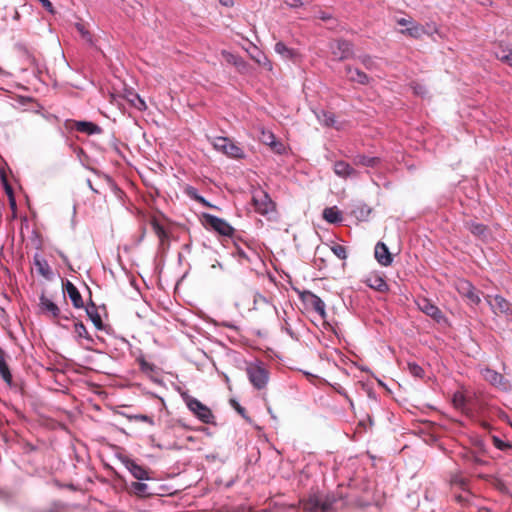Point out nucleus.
I'll use <instances>...</instances> for the list:
<instances>
[{"mask_svg": "<svg viewBox=\"0 0 512 512\" xmlns=\"http://www.w3.org/2000/svg\"><path fill=\"white\" fill-rule=\"evenodd\" d=\"M338 502H342V497H337L335 494L327 495L325 498L311 496L302 501V508L306 512H317L318 510L329 512L339 508ZM341 506H343V503Z\"/></svg>", "mask_w": 512, "mask_h": 512, "instance_id": "nucleus-1", "label": "nucleus"}, {"mask_svg": "<svg viewBox=\"0 0 512 512\" xmlns=\"http://www.w3.org/2000/svg\"><path fill=\"white\" fill-rule=\"evenodd\" d=\"M258 214L263 216L268 222H278L280 219L277 205L266 191H262V197L258 199Z\"/></svg>", "mask_w": 512, "mask_h": 512, "instance_id": "nucleus-2", "label": "nucleus"}, {"mask_svg": "<svg viewBox=\"0 0 512 512\" xmlns=\"http://www.w3.org/2000/svg\"><path fill=\"white\" fill-rule=\"evenodd\" d=\"M329 49L333 55V59L337 61L350 59L354 55L352 43L344 39L332 40L329 43Z\"/></svg>", "mask_w": 512, "mask_h": 512, "instance_id": "nucleus-3", "label": "nucleus"}, {"mask_svg": "<svg viewBox=\"0 0 512 512\" xmlns=\"http://www.w3.org/2000/svg\"><path fill=\"white\" fill-rule=\"evenodd\" d=\"M184 399L187 407L197 416L199 420L206 424L212 422L213 414L210 408H208L196 398L186 396Z\"/></svg>", "mask_w": 512, "mask_h": 512, "instance_id": "nucleus-4", "label": "nucleus"}, {"mask_svg": "<svg viewBox=\"0 0 512 512\" xmlns=\"http://www.w3.org/2000/svg\"><path fill=\"white\" fill-rule=\"evenodd\" d=\"M203 219L207 226L211 227L220 235L230 236L234 231L232 226L227 221L214 215L204 213Z\"/></svg>", "mask_w": 512, "mask_h": 512, "instance_id": "nucleus-5", "label": "nucleus"}, {"mask_svg": "<svg viewBox=\"0 0 512 512\" xmlns=\"http://www.w3.org/2000/svg\"><path fill=\"white\" fill-rule=\"evenodd\" d=\"M482 376L483 378L488 381L491 385L503 390L508 391L511 389L510 382L504 378V376L497 371L485 368L482 370Z\"/></svg>", "mask_w": 512, "mask_h": 512, "instance_id": "nucleus-6", "label": "nucleus"}, {"mask_svg": "<svg viewBox=\"0 0 512 512\" xmlns=\"http://www.w3.org/2000/svg\"><path fill=\"white\" fill-rule=\"evenodd\" d=\"M300 298L306 305L318 313L322 319L326 318L325 303L320 297L311 291H304L301 293Z\"/></svg>", "mask_w": 512, "mask_h": 512, "instance_id": "nucleus-7", "label": "nucleus"}, {"mask_svg": "<svg viewBox=\"0 0 512 512\" xmlns=\"http://www.w3.org/2000/svg\"><path fill=\"white\" fill-rule=\"evenodd\" d=\"M258 140H260L264 145L268 146L270 150L275 154L282 155L286 152L285 144L282 141L276 139L275 135L270 131L262 130Z\"/></svg>", "mask_w": 512, "mask_h": 512, "instance_id": "nucleus-8", "label": "nucleus"}, {"mask_svg": "<svg viewBox=\"0 0 512 512\" xmlns=\"http://www.w3.org/2000/svg\"><path fill=\"white\" fill-rule=\"evenodd\" d=\"M216 150L223 152L230 157H240L242 150L236 146L230 139L225 137H217L213 141Z\"/></svg>", "mask_w": 512, "mask_h": 512, "instance_id": "nucleus-9", "label": "nucleus"}, {"mask_svg": "<svg viewBox=\"0 0 512 512\" xmlns=\"http://www.w3.org/2000/svg\"><path fill=\"white\" fill-rule=\"evenodd\" d=\"M416 304L423 313L431 317L436 322L440 323L445 320L442 311L427 298H419Z\"/></svg>", "mask_w": 512, "mask_h": 512, "instance_id": "nucleus-10", "label": "nucleus"}, {"mask_svg": "<svg viewBox=\"0 0 512 512\" xmlns=\"http://www.w3.org/2000/svg\"><path fill=\"white\" fill-rule=\"evenodd\" d=\"M488 304L496 315H510L512 312L511 304L502 296L495 295L486 297Z\"/></svg>", "mask_w": 512, "mask_h": 512, "instance_id": "nucleus-11", "label": "nucleus"}, {"mask_svg": "<svg viewBox=\"0 0 512 512\" xmlns=\"http://www.w3.org/2000/svg\"><path fill=\"white\" fill-rule=\"evenodd\" d=\"M458 292L465 297L471 304L478 305L481 301L476 288L466 280H460L457 283Z\"/></svg>", "mask_w": 512, "mask_h": 512, "instance_id": "nucleus-12", "label": "nucleus"}, {"mask_svg": "<svg viewBox=\"0 0 512 512\" xmlns=\"http://www.w3.org/2000/svg\"><path fill=\"white\" fill-rule=\"evenodd\" d=\"M397 23L401 26H405L406 29L402 30L401 32L403 34L409 35L412 38H421L426 33V30L422 25L415 23L411 20L400 18L397 20Z\"/></svg>", "mask_w": 512, "mask_h": 512, "instance_id": "nucleus-13", "label": "nucleus"}, {"mask_svg": "<svg viewBox=\"0 0 512 512\" xmlns=\"http://www.w3.org/2000/svg\"><path fill=\"white\" fill-rule=\"evenodd\" d=\"M367 286L378 291V292H387L389 290V286L386 283L382 274L378 272H372L368 274L364 280Z\"/></svg>", "mask_w": 512, "mask_h": 512, "instance_id": "nucleus-14", "label": "nucleus"}, {"mask_svg": "<svg viewBox=\"0 0 512 512\" xmlns=\"http://www.w3.org/2000/svg\"><path fill=\"white\" fill-rule=\"evenodd\" d=\"M39 308L43 314L52 318H57L60 314L59 307L45 293H42L39 297Z\"/></svg>", "mask_w": 512, "mask_h": 512, "instance_id": "nucleus-15", "label": "nucleus"}, {"mask_svg": "<svg viewBox=\"0 0 512 512\" xmlns=\"http://www.w3.org/2000/svg\"><path fill=\"white\" fill-rule=\"evenodd\" d=\"M123 463H124L125 467L127 468V470L132 474V476L135 479H137V480H149L150 479L149 471L145 467L137 464L134 460L125 459L123 461Z\"/></svg>", "mask_w": 512, "mask_h": 512, "instance_id": "nucleus-16", "label": "nucleus"}, {"mask_svg": "<svg viewBox=\"0 0 512 512\" xmlns=\"http://www.w3.org/2000/svg\"><path fill=\"white\" fill-rule=\"evenodd\" d=\"M374 255L380 265L389 266L392 264L393 257L385 243L378 242L376 244Z\"/></svg>", "mask_w": 512, "mask_h": 512, "instance_id": "nucleus-17", "label": "nucleus"}, {"mask_svg": "<svg viewBox=\"0 0 512 512\" xmlns=\"http://www.w3.org/2000/svg\"><path fill=\"white\" fill-rule=\"evenodd\" d=\"M333 171L338 177L343 179L358 175V172L348 162L342 160L334 163Z\"/></svg>", "mask_w": 512, "mask_h": 512, "instance_id": "nucleus-18", "label": "nucleus"}, {"mask_svg": "<svg viewBox=\"0 0 512 512\" xmlns=\"http://www.w3.org/2000/svg\"><path fill=\"white\" fill-rule=\"evenodd\" d=\"M70 127L87 135L99 134L102 131L97 124L88 121H72Z\"/></svg>", "mask_w": 512, "mask_h": 512, "instance_id": "nucleus-19", "label": "nucleus"}, {"mask_svg": "<svg viewBox=\"0 0 512 512\" xmlns=\"http://www.w3.org/2000/svg\"><path fill=\"white\" fill-rule=\"evenodd\" d=\"M345 70H346V76L349 81L355 82V83H358L361 85L369 84L370 78L365 72L359 70L358 68H353L349 65L345 67Z\"/></svg>", "mask_w": 512, "mask_h": 512, "instance_id": "nucleus-20", "label": "nucleus"}, {"mask_svg": "<svg viewBox=\"0 0 512 512\" xmlns=\"http://www.w3.org/2000/svg\"><path fill=\"white\" fill-rule=\"evenodd\" d=\"M64 287H65V291H66L68 297L70 298L73 306L78 309L83 308L84 302H83L82 296H81L79 290L77 289V287L70 281H66V283L64 284Z\"/></svg>", "mask_w": 512, "mask_h": 512, "instance_id": "nucleus-21", "label": "nucleus"}, {"mask_svg": "<svg viewBox=\"0 0 512 512\" xmlns=\"http://www.w3.org/2000/svg\"><path fill=\"white\" fill-rule=\"evenodd\" d=\"M494 54L500 61L512 66V49L499 43L496 45Z\"/></svg>", "mask_w": 512, "mask_h": 512, "instance_id": "nucleus-22", "label": "nucleus"}, {"mask_svg": "<svg viewBox=\"0 0 512 512\" xmlns=\"http://www.w3.org/2000/svg\"><path fill=\"white\" fill-rule=\"evenodd\" d=\"M381 162L379 157H370L364 154H358L353 157V164L357 166H366V167H377Z\"/></svg>", "mask_w": 512, "mask_h": 512, "instance_id": "nucleus-23", "label": "nucleus"}, {"mask_svg": "<svg viewBox=\"0 0 512 512\" xmlns=\"http://www.w3.org/2000/svg\"><path fill=\"white\" fill-rule=\"evenodd\" d=\"M0 376L7 385L12 386V374L6 362L5 353L2 349H0Z\"/></svg>", "mask_w": 512, "mask_h": 512, "instance_id": "nucleus-24", "label": "nucleus"}, {"mask_svg": "<svg viewBox=\"0 0 512 512\" xmlns=\"http://www.w3.org/2000/svg\"><path fill=\"white\" fill-rule=\"evenodd\" d=\"M34 265L37 269V272L41 276H43L46 279H51L52 271L48 262L44 258H41L40 256L36 255L34 257Z\"/></svg>", "mask_w": 512, "mask_h": 512, "instance_id": "nucleus-25", "label": "nucleus"}, {"mask_svg": "<svg viewBox=\"0 0 512 512\" xmlns=\"http://www.w3.org/2000/svg\"><path fill=\"white\" fill-rule=\"evenodd\" d=\"M465 227L475 236L485 239L487 237L488 228L484 224L474 221H467Z\"/></svg>", "mask_w": 512, "mask_h": 512, "instance_id": "nucleus-26", "label": "nucleus"}, {"mask_svg": "<svg viewBox=\"0 0 512 512\" xmlns=\"http://www.w3.org/2000/svg\"><path fill=\"white\" fill-rule=\"evenodd\" d=\"M86 312H87V315H88L89 319L94 324V326L98 330H102L104 328V325H103L101 316H100V314L97 311L96 306L93 303L91 305H88L86 307Z\"/></svg>", "mask_w": 512, "mask_h": 512, "instance_id": "nucleus-27", "label": "nucleus"}, {"mask_svg": "<svg viewBox=\"0 0 512 512\" xmlns=\"http://www.w3.org/2000/svg\"><path fill=\"white\" fill-rule=\"evenodd\" d=\"M318 120L327 127H334L339 129L340 127L337 125V121L335 115L331 112L321 111L317 114Z\"/></svg>", "mask_w": 512, "mask_h": 512, "instance_id": "nucleus-28", "label": "nucleus"}, {"mask_svg": "<svg viewBox=\"0 0 512 512\" xmlns=\"http://www.w3.org/2000/svg\"><path fill=\"white\" fill-rule=\"evenodd\" d=\"M323 218L329 223H337L342 220L341 212L337 207H328L323 211Z\"/></svg>", "mask_w": 512, "mask_h": 512, "instance_id": "nucleus-29", "label": "nucleus"}, {"mask_svg": "<svg viewBox=\"0 0 512 512\" xmlns=\"http://www.w3.org/2000/svg\"><path fill=\"white\" fill-rule=\"evenodd\" d=\"M132 492L139 497H148L152 495L149 491V487L145 483L141 482H132L130 485Z\"/></svg>", "mask_w": 512, "mask_h": 512, "instance_id": "nucleus-30", "label": "nucleus"}, {"mask_svg": "<svg viewBox=\"0 0 512 512\" xmlns=\"http://www.w3.org/2000/svg\"><path fill=\"white\" fill-rule=\"evenodd\" d=\"M243 244L245 247H243L241 245H237V253L241 258L250 262L252 256L255 255L256 251H255L254 247H252L248 243L243 242Z\"/></svg>", "mask_w": 512, "mask_h": 512, "instance_id": "nucleus-31", "label": "nucleus"}, {"mask_svg": "<svg viewBox=\"0 0 512 512\" xmlns=\"http://www.w3.org/2000/svg\"><path fill=\"white\" fill-rule=\"evenodd\" d=\"M221 55L227 63L235 65L240 71H243L245 69L244 62L241 59H239L236 55L225 50L221 52Z\"/></svg>", "mask_w": 512, "mask_h": 512, "instance_id": "nucleus-32", "label": "nucleus"}, {"mask_svg": "<svg viewBox=\"0 0 512 512\" xmlns=\"http://www.w3.org/2000/svg\"><path fill=\"white\" fill-rule=\"evenodd\" d=\"M275 51L286 59H292L296 55V52L293 49L288 48L283 42H277L275 44Z\"/></svg>", "mask_w": 512, "mask_h": 512, "instance_id": "nucleus-33", "label": "nucleus"}, {"mask_svg": "<svg viewBox=\"0 0 512 512\" xmlns=\"http://www.w3.org/2000/svg\"><path fill=\"white\" fill-rule=\"evenodd\" d=\"M185 192L186 194L191 198V199H194L195 201H197L198 203L202 204L203 206H206V207H212V205L206 201L202 196H200L198 193H197V190L196 188L192 187V186H188L186 189H185Z\"/></svg>", "mask_w": 512, "mask_h": 512, "instance_id": "nucleus-34", "label": "nucleus"}, {"mask_svg": "<svg viewBox=\"0 0 512 512\" xmlns=\"http://www.w3.org/2000/svg\"><path fill=\"white\" fill-rule=\"evenodd\" d=\"M269 381V371L258 365V390L264 388Z\"/></svg>", "mask_w": 512, "mask_h": 512, "instance_id": "nucleus-35", "label": "nucleus"}, {"mask_svg": "<svg viewBox=\"0 0 512 512\" xmlns=\"http://www.w3.org/2000/svg\"><path fill=\"white\" fill-rule=\"evenodd\" d=\"M151 226L153 232L157 235L161 242H163L168 237L166 230L156 219L151 221Z\"/></svg>", "mask_w": 512, "mask_h": 512, "instance_id": "nucleus-36", "label": "nucleus"}, {"mask_svg": "<svg viewBox=\"0 0 512 512\" xmlns=\"http://www.w3.org/2000/svg\"><path fill=\"white\" fill-rule=\"evenodd\" d=\"M75 332L77 333V335L79 337L85 338L89 342L94 341L93 338L91 337V335L88 333L85 325L82 322H78L75 324Z\"/></svg>", "mask_w": 512, "mask_h": 512, "instance_id": "nucleus-37", "label": "nucleus"}, {"mask_svg": "<svg viewBox=\"0 0 512 512\" xmlns=\"http://www.w3.org/2000/svg\"><path fill=\"white\" fill-rule=\"evenodd\" d=\"M407 368L409 372L416 378H423L425 375L423 368L415 362H409L407 364Z\"/></svg>", "mask_w": 512, "mask_h": 512, "instance_id": "nucleus-38", "label": "nucleus"}, {"mask_svg": "<svg viewBox=\"0 0 512 512\" xmlns=\"http://www.w3.org/2000/svg\"><path fill=\"white\" fill-rule=\"evenodd\" d=\"M137 362L139 363L140 370L144 373H152L155 369V366L146 361L144 357L137 358Z\"/></svg>", "mask_w": 512, "mask_h": 512, "instance_id": "nucleus-39", "label": "nucleus"}, {"mask_svg": "<svg viewBox=\"0 0 512 512\" xmlns=\"http://www.w3.org/2000/svg\"><path fill=\"white\" fill-rule=\"evenodd\" d=\"M332 252L341 260L347 258V251L343 245L335 244L331 247Z\"/></svg>", "mask_w": 512, "mask_h": 512, "instance_id": "nucleus-40", "label": "nucleus"}, {"mask_svg": "<svg viewBox=\"0 0 512 512\" xmlns=\"http://www.w3.org/2000/svg\"><path fill=\"white\" fill-rule=\"evenodd\" d=\"M491 440H492L493 445L499 450L505 451L512 447L510 443L501 440L497 436H492Z\"/></svg>", "mask_w": 512, "mask_h": 512, "instance_id": "nucleus-41", "label": "nucleus"}, {"mask_svg": "<svg viewBox=\"0 0 512 512\" xmlns=\"http://www.w3.org/2000/svg\"><path fill=\"white\" fill-rule=\"evenodd\" d=\"M450 483L452 486H456L464 490L467 485V479L460 475H453Z\"/></svg>", "mask_w": 512, "mask_h": 512, "instance_id": "nucleus-42", "label": "nucleus"}, {"mask_svg": "<svg viewBox=\"0 0 512 512\" xmlns=\"http://www.w3.org/2000/svg\"><path fill=\"white\" fill-rule=\"evenodd\" d=\"M130 102L135 108H137L140 111L146 109V104L144 100L137 94L133 95V98L130 99Z\"/></svg>", "mask_w": 512, "mask_h": 512, "instance_id": "nucleus-43", "label": "nucleus"}, {"mask_svg": "<svg viewBox=\"0 0 512 512\" xmlns=\"http://www.w3.org/2000/svg\"><path fill=\"white\" fill-rule=\"evenodd\" d=\"M231 406L246 420L251 421V419L247 416L246 410L242 407L236 400H230Z\"/></svg>", "mask_w": 512, "mask_h": 512, "instance_id": "nucleus-44", "label": "nucleus"}, {"mask_svg": "<svg viewBox=\"0 0 512 512\" xmlns=\"http://www.w3.org/2000/svg\"><path fill=\"white\" fill-rule=\"evenodd\" d=\"M361 63L367 68L372 69L374 66V61L369 55H363L359 57Z\"/></svg>", "mask_w": 512, "mask_h": 512, "instance_id": "nucleus-45", "label": "nucleus"}, {"mask_svg": "<svg viewBox=\"0 0 512 512\" xmlns=\"http://www.w3.org/2000/svg\"><path fill=\"white\" fill-rule=\"evenodd\" d=\"M454 404H455L456 407H464L465 404H466L465 397L462 394L455 395L454 396Z\"/></svg>", "mask_w": 512, "mask_h": 512, "instance_id": "nucleus-46", "label": "nucleus"}, {"mask_svg": "<svg viewBox=\"0 0 512 512\" xmlns=\"http://www.w3.org/2000/svg\"><path fill=\"white\" fill-rule=\"evenodd\" d=\"M134 418L136 420H139V421H143V422H146L150 425H153L154 424V421H153V418L148 416V415H143V414H140V415H135Z\"/></svg>", "mask_w": 512, "mask_h": 512, "instance_id": "nucleus-47", "label": "nucleus"}, {"mask_svg": "<svg viewBox=\"0 0 512 512\" xmlns=\"http://www.w3.org/2000/svg\"><path fill=\"white\" fill-rule=\"evenodd\" d=\"M42 6L51 14L55 13L54 7L49 0H38Z\"/></svg>", "mask_w": 512, "mask_h": 512, "instance_id": "nucleus-48", "label": "nucleus"}, {"mask_svg": "<svg viewBox=\"0 0 512 512\" xmlns=\"http://www.w3.org/2000/svg\"><path fill=\"white\" fill-rule=\"evenodd\" d=\"M411 87H412L414 93L417 95H423L426 92L425 88L418 83H412Z\"/></svg>", "mask_w": 512, "mask_h": 512, "instance_id": "nucleus-49", "label": "nucleus"}, {"mask_svg": "<svg viewBox=\"0 0 512 512\" xmlns=\"http://www.w3.org/2000/svg\"><path fill=\"white\" fill-rule=\"evenodd\" d=\"M285 2L292 7H298L303 4L301 0H285Z\"/></svg>", "mask_w": 512, "mask_h": 512, "instance_id": "nucleus-50", "label": "nucleus"}, {"mask_svg": "<svg viewBox=\"0 0 512 512\" xmlns=\"http://www.w3.org/2000/svg\"><path fill=\"white\" fill-rule=\"evenodd\" d=\"M76 27L83 37H86L88 35V31L85 30L82 24H77Z\"/></svg>", "mask_w": 512, "mask_h": 512, "instance_id": "nucleus-51", "label": "nucleus"}, {"mask_svg": "<svg viewBox=\"0 0 512 512\" xmlns=\"http://www.w3.org/2000/svg\"><path fill=\"white\" fill-rule=\"evenodd\" d=\"M455 499L459 503H464V502L467 501V496H464V495L460 494V495H456Z\"/></svg>", "mask_w": 512, "mask_h": 512, "instance_id": "nucleus-52", "label": "nucleus"}, {"mask_svg": "<svg viewBox=\"0 0 512 512\" xmlns=\"http://www.w3.org/2000/svg\"><path fill=\"white\" fill-rule=\"evenodd\" d=\"M318 17L324 21L331 19V16L325 12H320Z\"/></svg>", "mask_w": 512, "mask_h": 512, "instance_id": "nucleus-53", "label": "nucleus"}, {"mask_svg": "<svg viewBox=\"0 0 512 512\" xmlns=\"http://www.w3.org/2000/svg\"><path fill=\"white\" fill-rule=\"evenodd\" d=\"M249 379L251 381V383L256 386V375L252 372H249Z\"/></svg>", "mask_w": 512, "mask_h": 512, "instance_id": "nucleus-54", "label": "nucleus"}, {"mask_svg": "<svg viewBox=\"0 0 512 512\" xmlns=\"http://www.w3.org/2000/svg\"><path fill=\"white\" fill-rule=\"evenodd\" d=\"M220 3L223 4L224 6H231V5H233V1L232 0H220Z\"/></svg>", "mask_w": 512, "mask_h": 512, "instance_id": "nucleus-55", "label": "nucleus"}, {"mask_svg": "<svg viewBox=\"0 0 512 512\" xmlns=\"http://www.w3.org/2000/svg\"><path fill=\"white\" fill-rule=\"evenodd\" d=\"M481 426H482L484 429H487V430H488V429H490V425H489V423H487V422H482V423H481Z\"/></svg>", "mask_w": 512, "mask_h": 512, "instance_id": "nucleus-56", "label": "nucleus"}, {"mask_svg": "<svg viewBox=\"0 0 512 512\" xmlns=\"http://www.w3.org/2000/svg\"><path fill=\"white\" fill-rule=\"evenodd\" d=\"M251 203L256 206V196H252Z\"/></svg>", "mask_w": 512, "mask_h": 512, "instance_id": "nucleus-57", "label": "nucleus"}, {"mask_svg": "<svg viewBox=\"0 0 512 512\" xmlns=\"http://www.w3.org/2000/svg\"><path fill=\"white\" fill-rule=\"evenodd\" d=\"M264 65H265V66L267 65V66H268V70H271V66H270V64H269V63H264Z\"/></svg>", "mask_w": 512, "mask_h": 512, "instance_id": "nucleus-58", "label": "nucleus"}]
</instances>
